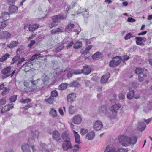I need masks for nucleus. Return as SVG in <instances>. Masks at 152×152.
Segmentation results:
<instances>
[{"mask_svg":"<svg viewBox=\"0 0 152 152\" xmlns=\"http://www.w3.org/2000/svg\"><path fill=\"white\" fill-rule=\"evenodd\" d=\"M113 99L110 100L112 102V106L109 108V110L108 113V116L110 120H112L114 118V105L113 104Z\"/></svg>","mask_w":152,"mask_h":152,"instance_id":"39448f33","label":"nucleus"},{"mask_svg":"<svg viewBox=\"0 0 152 152\" xmlns=\"http://www.w3.org/2000/svg\"><path fill=\"white\" fill-rule=\"evenodd\" d=\"M146 126L145 124L143 122H140L138 123L137 128L140 131H142L144 130Z\"/></svg>","mask_w":152,"mask_h":152,"instance_id":"5701e85b","label":"nucleus"},{"mask_svg":"<svg viewBox=\"0 0 152 152\" xmlns=\"http://www.w3.org/2000/svg\"><path fill=\"white\" fill-rule=\"evenodd\" d=\"M5 23L4 22H0V30L3 29L6 26Z\"/></svg>","mask_w":152,"mask_h":152,"instance_id":"09e8293b","label":"nucleus"},{"mask_svg":"<svg viewBox=\"0 0 152 152\" xmlns=\"http://www.w3.org/2000/svg\"><path fill=\"white\" fill-rule=\"evenodd\" d=\"M10 17V14L7 12L2 13L0 16V22H5L9 19Z\"/></svg>","mask_w":152,"mask_h":152,"instance_id":"6e6552de","label":"nucleus"},{"mask_svg":"<svg viewBox=\"0 0 152 152\" xmlns=\"http://www.w3.org/2000/svg\"><path fill=\"white\" fill-rule=\"evenodd\" d=\"M11 34L7 31H3L0 34V39L7 40L11 37Z\"/></svg>","mask_w":152,"mask_h":152,"instance_id":"9d476101","label":"nucleus"},{"mask_svg":"<svg viewBox=\"0 0 152 152\" xmlns=\"http://www.w3.org/2000/svg\"><path fill=\"white\" fill-rule=\"evenodd\" d=\"M18 7L14 5H11L8 8L9 13L10 14L15 13L18 10Z\"/></svg>","mask_w":152,"mask_h":152,"instance_id":"dca6fc26","label":"nucleus"},{"mask_svg":"<svg viewBox=\"0 0 152 152\" xmlns=\"http://www.w3.org/2000/svg\"><path fill=\"white\" fill-rule=\"evenodd\" d=\"M54 99L52 97H50L46 99L45 100L48 103L51 104L53 103Z\"/></svg>","mask_w":152,"mask_h":152,"instance_id":"de8ad7c7","label":"nucleus"},{"mask_svg":"<svg viewBox=\"0 0 152 152\" xmlns=\"http://www.w3.org/2000/svg\"><path fill=\"white\" fill-rule=\"evenodd\" d=\"M19 42L18 41H12L10 43L8 44L7 46L10 48H12L17 46Z\"/></svg>","mask_w":152,"mask_h":152,"instance_id":"2f4dec72","label":"nucleus"},{"mask_svg":"<svg viewBox=\"0 0 152 152\" xmlns=\"http://www.w3.org/2000/svg\"><path fill=\"white\" fill-rule=\"evenodd\" d=\"M64 16L63 14H59L54 16L52 17L53 21L56 23H60L61 21L64 19Z\"/></svg>","mask_w":152,"mask_h":152,"instance_id":"0eeeda50","label":"nucleus"},{"mask_svg":"<svg viewBox=\"0 0 152 152\" xmlns=\"http://www.w3.org/2000/svg\"><path fill=\"white\" fill-rule=\"evenodd\" d=\"M82 45L81 42L77 41L75 42L74 45V48L75 49H78L80 48Z\"/></svg>","mask_w":152,"mask_h":152,"instance_id":"4c0bfd02","label":"nucleus"},{"mask_svg":"<svg viewBox=\"0 0 152 152\" xmlns=\"http://www.w3.org/2000/svg\"><path fill=\"white\" fill-rule=\"evenodd\" d=\"M95 136V133L93 131H92L88 134L86 135V138L88 140H92Z\"/></svg>","mask_w":152,"mask_h":152,"instance_id":"6ab92c4d","label":"nucleus"},{"mask_svg":"<svg viewBox=\"0 0 152 152\" xmlns=\"http://www.w3.org/2000/svg\"><path fill=\"white\" fill-rule=\"evenodd\" d=\"M36 42L35 40H31L30 43L28 45V47L31 48L35 43Z\"/></svg>","mask_w":152,"mask_h":152,"instance_id":"bf43d9fd","label":"nucleus"},{"mask_svg":"<svg viewBox=\"0 0 152 152\" xmlns=\"http://www.w3.org/2000/svg\"><path fill=\"white\" fill-rule=\"evenodd\" d=\"M64 31V29L62 27L60 28H56L55 30H52L51 31V34L54 35V34H57L58 33H61L63 32Z\"/></svg>","mask_w":152,"mask_h":152,"instance_id":"a211bd4d","label":"nucleus"},{"mask_svg":"<svg viewBox=\"0 0 152 152\" xmlns=\"http://www.w3.org/2000/svg\"><path fill=\"white\" fill-rule=\"evenodd\" d=\"M40 147L39 150L40 151H41L42 150L44 149L47 148V145L44 143L41 142L40 144Z\"/></svg>","mask_w":152,"mask_h":152,"instance_id":"a18cd8bd","label":"nucleus"},{"mask_svg":"<svg viewBox=\"0 0 152 152\" xmlns=\"http://www.w3.org/2000/svg\"><path fill=\"white\" fill-rule=\"evenodd\" d=\"M72 144L70 140L64 141L62 144V149L64 151H68L72 148Z\"/></svg>","mask_w":152,"mask_h":152,"instance_id":"423d86ee","label":"nucleus"},{"mask_svg":"<svg viewBox=\"0 0 152 152\" xmlns=\"http://www.w3.org/2000/svg\"><path fill=\"white\" fill-rule=\"evenodd\" d=\"M73 132L74 133L75 142L78 144H79L80 139V135L77 132H75V131H73Z\"/></svg>","mask_w":152,"mask_h":152,"instance_id":"72a5a7b5","label":"nucleus"},{"mask_svg":"<svg viewBox=\"0 0 152 152\" xmlns=\"http://www.w3.org/2000/svg\"><path fill=\"white\" fill-rule=\"evenodd\" d=\"M87 9L85 10L80 8V9H79V11L80 12V13H83V15L84 18H87L89 17V12L87 11Z\"/></svg>","mask_w":152,"mask_h":152,"instance_id":"4be33fe9","label":"nucleus"},{"mask_svg":"<svg viewBox=\"0 0 152 152\" xmlns=\"http://www.w3.org/2000/svg\"><path fill=\"white\" fill-rule=\"evenodd\" d=\"M51 134L52 138L56 141H58L61 140L60 135L57 130H55L53 131Z\"/></svg>","mask_w":152,"mask_h":152,"instance_id":"9b49d317","label":"nucleus"},{"mask_svg":"<svg viewBox=\"0 0 152 152\" xmlns=\"http://www.w3.org/2000/svg\"><path fill=\"white\" fill-rule=\"evenodd\" d=\"M82 120L81 116L79 115H77L73 116L72 118V121L75 124H80Z\"/></svg>","mask_w":152,"mask_h":152,"instance_id":"4468645a","label":"nucleus"},{"mask_svg":"<svg viewBox=\"0 0 152 152\" xmlns=\"http://www.w3.org/2000/svg\"><path fill=\"white\" fill-rule=\"evenodd\" d=\"M10 56V54L8 53L5 54L0 58V61L1 62H3L5 61L7 58L9 57Z\"/></svg>","mask_w":152,"mask_h":152,"instance_id":"ea45409f","label":"nucleus"},{"mask_svg":"<svg viewBox=\"0 0 152 152\" xmlns=\"http://www.w3.org/2000/svg\"><path fill=\"white\" fill-rule=\"evenodd\" d=\"M4 89V90L1 93L3 95H4L7 94L10 91L9 88H7L6 87H5Z\"/></svg>","mask_w":152,"mask_h":152,"instance_id":"3c124183","label":"nucleus"},{"mask_svg":"<svg viewBox=\"0 0 152 152\" xmlns=\"http://www.w3.org/2000/svg\"><path fill=\"white\" fill-rule=\"evenodd\" d=\"M104 152H114V145L112 144L108 145L106 147Z\"/></svg>","mask_w":152,"mask_h":152,"instance_id":"412c9836","label":"nucleus"},{"mask_svg":"<svg viewBox=\"0 0 152 152\" xmlns=\"http://www.w3.org/2000/svg\"><path fill=\"white\" fill-rule=\"evenodd\" d=\"M88 132L87 129L83 128L81 129L80 134L82 136L85 135Z\"/></svg>","mask_w":152,"mask_h":152,"instance_id":"5fc2aeb1","label":"nucleus"},{"mask_svg":"<svg viewBox=\"0 0 152 152\" xmlns=\"http://www.w3.org/2000/svg\"><path fill=\"white\" fill-rule=\"evenodd\" d=\"M16 0H6V2L9 5L15 4Z\"/></svg>","mask_w":152,"mask_h":152,"instance_id":"13d9d810","label":"nucleus"},{"mask_svg":"<svg viewBox=\"0 0 152 152\" xmlns=\"http://www.w3.org/2000/svg\"><path fill=\"white\" fill-rule=\"evenodd\" d=\"M39 132L38 131L36 130L33 132L31 134V136L28 139V142L31 144H34L35 140L38 139L39 136Z\"/></svg>","mask_w":152,"mask_h":152,"instance_id":"20e7f679","label":"nucleus"},{"mask_svg":"<svg viewBox=\"0 0 152 152\" xmlns=\"http://www.w3.org/2000/svg\"><path fill=\"white\" fill-rule=\"evenodd\" d=\"M121 61L122 58L120 56L115 57V67L119 64Z\"/></svg>","mask_w":152,"mask_h":152,"instance_id":"7c9ffc66","label":"nucleus"},{"mask_svg":"<svg viewBox=\"0 0 152 152\" xmlns=\"http://www.w3.org/2000/svg\"><path fill=\"white\" fill-rule=\"evenodd\" d=\"M76 97L75 94L74 93L69 94L67 96V100L68 102H71L74 101Z\"/></svg>","mask_w":152,"mask_h":152,"instance_id":"b1692460","label":"nucleus"},{"mask_svg":"<svg viewBox=\"0 0 152 152\" xmlns=\"http://www.w3.org/2000/svg\"><path fill=\"white\" fill-rule=\"evenodd\" d=\"M62 137L63 139L65 141L67 140H70L68 134L66 132H64L62 135Z\"/></svg>","mask_w":152,"mask_h":152,"instance_id":"c9c22d12","label":"nucleus"},{"mask_svg":"<svg viewBox=\"0 0 152 152\" xmlns=\"http://www.w3.org/2000/svg\"><path fill=\"white\" fill-rule=\"evenodd\" d=\"M29 83L31 84V86L33 87H35L36 89L38 90H41L43 87L44 85V82L43 80L38 79L36 80H30Z\"/></svg>","mask_w":152,"mask_h":152,"instance_id":"f03ea898","label":"nucleus"},{"mask_svg":"<svg viewBox=\"0 0 152 152\" xmlns=\"http://www.w3.org/2000/svg\"><path fill=\"white\" fill-rule=\"evenodd\" d=\"M11 67L10 66L7 67L1 71V73L4 75V78H7L10 75V71Z\"/></svg>","mask_w":152,"mask_h":152,"instance_id":"f8f14e48","label":"nucleus"},{"mask_svg":"<svg viewBox=\"0 0 152 152\" xmlns=\"http://www.w3.org/2000/svg\"><path fill=\"white\" fill-rule=\"evenodd\" d=\"M121 105L118 103L115 104V112L119 108H121Z\"/></svg>","mask_w":152,"mask_h":152,"instance_id":"0e129e2a","label":"nucleus"},{"mask_svg":"<svg viewBox=\"0 0 152 152\" xmlns=\"http://www.w3.org/2000/svg\"><path fill=\"white\" fill-rule=\"evenodd\" d=\"M147 70L145 69H142L140 68H137L135 70V73L137 74H141L143 72H146Z\"/></svg>","mask_w":152,"mask_h":152,"instance_id":"cd10ccee","label":"nucleus"},{"mask_svg":"<svg viewBox=\"0 0 152 152\" xmlns=\"http://www.w3.org/2000/svg\"><path fill=\"white\" fill-rule=\"evenodd\" d=\"M79 84L76 81H74L69 84V86L71 87H78Z\"/></svg>","mask_w":152,"mask_h":152,"instance_id":"37998d69","label":"nucleus"},{"mask_svg":"<svg viewBox=\"0 0 152 152\" xmlns=\"http://www.w3.org/2000/svg\"><path fill=\"white\" fill-rule=\"evenodd\" d=\"M74 25L73 24H68L65 28V29L66 31H71L74 28Z\"/></svg>","mask_w":152,"mask_h":152,"instance_id":"58836bf2","label":"nucleus"},{"mask_svg":"<svg viewBox=\"0 0 152 152\" xmlns=\"http://www.w3.org/2000/svg\"><path fill=\"white\" fill-rule=\"evenodd\" d=\"M58 95V93L56 90H53L52 91L51 93V96L52 97L54 98V97H57Z\"/></svg>","mask_w":152,"mask_h":152,"instance_id":"8fccbe9b","label":"nucleus"},{"mask_svg":"<svg viewBox=\"0 0 152 152\" xmlns=\"http://www.w3.org/2000/svg\"><path fill=\"white\" fill-rule=\"evenodd\" d=\"M103 126L102 122L99 120H97L93 124V127L95 130L98 131L101 129Z\"/></svg>","mask_w":152,"mask_h":152,"instance_id":"1a4fd4ad","label":"nucleus"},{"mask_svg":"<svg viewBox=\"0 0 152 152\" xmlns=\"http://www.w3.org/2000/svg\"><path fill=\"white\" fill-rule=\"evenodd\" d=\"M133 37V36H132V34L131 33H129L128 34L124 37L125 39V40H127L128 39L130 38L131 37Z\"/></svg>","mask_w":152,"mask_h":152,"instance_id":"680f3d73","label":"nucleus"},{"mask_svg":"<svg viewBox=\"0 0 152 152\" xmlns=\"http://www.w3.org/2000/svg\"><path fill=\"white\" fill-rule=\"evenodd\" d=\"M19 57L18 56H16L14 57L11 61V63L12 64H13L15 62H18V60L19 58Z\"/></svg>","mask_w":152,"mask_h":152,"instance_id":"864d4df0","label":"nucleus"},{"mask_svg":"<svg viewBox=\"0 0 152 152\" xmlns=\"http://www.w3.org/2000/svg\"><path fill=\"white\" fill-rule=\"evenodd\" d=\"M92 46L91 45H89L88 47H87L85 49L84 51H83V54L84 55V58L85 59L87 58L88 57L86 56L87 53L89 51V50L91 48Z\"/></svg>","mask_w":152,"mask_h":152,"instance_id":"f704fd0d","label":"nucleus"},{"mask_svg":"<svg viewBox=\"0 0 152 152\" xmlns=\"http://www.w3.org/2000/svg\"><path fill=\"white\" fill-rule=\"evenodd\" d=\"M129 58V57L127 55H124L123 56V59H122V60L123 61H124L125 60H128Z\"/></svg>","mask_w":152,"mask_h":152,"instance_id":"774afa93","label":"nucleus"},{"mask_svg":"<svg viewBox=\"0 0 152 152\" xmlns=\"http://www.w3.org/2000/svg\"><path fill=\"white\" fill-rule=\"evenodd\" d=\"M101 53L99 52H97L92 55V58L94 60H98L101 58Z\"/></svg>","mask_w":152,"mask_h":152,"instance_id":"473e14b6","label":"nucleus"},{"mask_svg":"<svg viewBox=\"0 0 152 152\" xmlns=\"http://www.w3.org/2000/svg\"><path fill=\"white\" fill-rule=\"evenodd\" d=\"M137 141V137L136 136L130 137L126 135H122L119 138L120 143L124 147L134 145L136 143Z\"/></svg>","mask_w":152,"mask_h":152,"instance_id":"f257e3e1","label":"nucleus"},{"mask_svg":"<svg viewBox=\"0 0 152 152\" xmlns=\"http://www.w3.org/2000/svg\"><path fill=\"white\" fill-rule=\"evenodd\" d=\"M32 104L30 103L26 105L23 108V109H24L25 110H27L29 108L32 107Z\"/></svg>","mask_w":152,"mask_h":152,"instance_id":"e2e57ef3","label":"nucleus"},{"mask_svg":"<svg viewBox=\"0 0 152 152\" xmlns=\"http://www.w3.org/2000/svg\"><path fill=\"white\" fill-rule=\"evenodd\" d=\"M55 23L53 22L51 23L48 24V26L50 28H52L56 26V25Z\"/></svg>","mask_w":152,"mask_h":152,"instance_id":"69168bd1","label":"nucleus"},{"mask_svg":"<svg viewBox=\"0 0 152 152\" xmlns=\"http://www.w3.org/2000/svg\"><path fill=\"white\" fill-rule=\"evenodd\" d=\"M49 114L50 116L53 118H56L57 116L56 111L53 108L51 109L49 111Z\"/></svg>","mask_w":152,"mask_h":152,"instance_id":"bb28decb","label":"nucleus"},{"mask_svg":"<svg viewBox=\"0 0 152 152\" xmlns=\"http://www.w3.org/2000/svg\"><path fill=\"white\" fill-rule=\"evenodd\" d=\"M39 24H34L33 25L30 24L28 28L31 32H33L39 27Z\"/></svg>","mask_w":152,"mask_h":152,"instance_id":"aec40b11","label":"nucleus"},{"mask_svg":"<svg viewBox=\"0 0 152 152\" xmlns=\"http://www.w3.org/2000/svg\"><path fill=\"white\" fill-rule=\"evenodd\" d=\"M30 60V59L28 61L25 63L22 66V67L24 68V70L26 72L28 71L30 69V67L33 65V63Z\"/></svg>","mask_w":152,"mask_h":152,"instance_id":"ddd939ff","label":"nucleus"},{"mask_svg":"<svg viewBox=\"0 0 152 152\" xmlns=\"http://www.w3.org/2000/svg\"><path fill=\"white\" fill-rule=\"evenodd\" d=\"M146 72H143L142 74L139 75L138 76V80L139 82H142L144 81V79L147 77Z\"/></svg>","mask_w":152,"mask_h":152,"instance_id":"c756f323","label":"nucleus"},{"mask_svg":"<svg viewBox=\"0 0 152 152\" xmlns=\"http://www.w3.org/2000/svg\"><path fill=\"white\" fill-rule=\"evenodd\" d=\"M98 110L99 113L101 116H103L106 113L107 107L106 106H102L99 107Z\"/></svg>","mask_w":152,"mask_h":152,"instance_id":"f3484780","label":"nucleus"},{"mask_svg":"<svg viewBox=\"0 0 152 152\" xmlns=\"http://www.w3.org/2000/svg\"><path fill=\"white\" fill-rule=\"evenodd\" d=\"M110 77V74L109 73L106 74L103 76L101 78V82L102 83H106Z\"/></svg>","mask_w":152,"mask_h":152,"instance_id":"393cba45","label":"nucleus"},{"mask_svg":"<svg viewBox=\"0 0 152 152\" xmlns=\"http://www.w3.org/2000/svg\"><path fill=\"white\" fill-rule=\"evenodd\" d=\"M6 103V99L4 98H2L0 100V106Z\"/></svg>","mask_w":152,"mask_h":152,"instance_id":"6e6d98bb","label":"nucleus"},{"mask_svg":"<svg viewBox=\"0 0 152 152\" xmlns=\"http://www.w3.org/2000/svg\"><path fill=\"white\" fill-rule=\"evenodd\" d=\"M144 37H135V39H136V43L138 45H143V43L142 41L143 40Z\"/></svg>","mask_w":152,"mask_h":152,"instance_id":"c85d7f7f","label":"nucleus"},{"mask_svg":"<svg viewBox=\"0 0 152 152\" xmlns=\"http://www.w3.org/2000/svg\"><path fill=\"white\" fill-rule=\"evenodd\" d=\"M30 147L32 149L33 152H35V151L36 149L34 148L35 145L34 144H31L29 143V145L28 143H23L21 145V148L23 152H31Z\"/></svg>","mask_w":152,"mask_h":152,"instance_id":"7ed1b4c3","label":"nucleus"},{"mask_svg":"<svg viewBox=\"0 0 152 152\" xmlns=\"http://www.w3.org/2000/svg\"><path fill=\"white\" fill-rule=\"evenodd\" d=\"M82 72L84 74L88 75L91 72V69L88 66H85L83 67Z\"/></svg>","mask_w":152,"mask_h":152,"instance_id":"a878e982","label":"nucleus"},{"mask_svg":"<svg viewBox=\"0 0 152 152\" xmlns=\"http://www.w3.org/2000/svg\"><path fill=\"white\" fill-rule=\"evenodd\" d=\"M80 148L78 145H75L73 146H72L71 149L72 152H78L79 149Z\"/></svg>","mask_w":152,"mask_h":152,"instance_id":"e433bc0d","label":"nucleus"},{"mask_svg":"<svg viewBox=\"0 0 152 152\" xmlns=\"http://www.w3.org/2000/svg\"><path fill=\"white\" fill-rule=\"evenodd\" d=\"M24 61H25V59L24 58H19L17 63V66H20L21 63Z\"/></svg>","mask_w":152,"mask_h":152,"instance_id":"c03bdc74","label":"nucleus"},{"mask_svg":"<svg viewBox=\"0 0 152 152\" xmlns=\"http://www.w3.org/2000/svg\"><path fill=\"white\" fill-rule=\"evenodd\" d=\"M41 55L40 53L37 54L33 55L31 57V58L30 59L31 61H32L33 60L36 59L37 57Z\"/></svg>","mask_w":152,"mask_h":152,"instance_id":"052dcab7","label":"nucleus"},{"mask_svg":"<svg viewBox=\"0 0 152 152\" xmlns=\"http://www.w3.org/2000/svg\"><path fill=\"white\" fill-rule=\"evenodd\" d=\"M31 101V99L29 98L26 99L22 98L20 101V102L22 103H28Z\"/></svg>","mask_w":152,"mask_h":152,"instance_id":"79ce46f5","label":"nucleus"},{"mask_svg":"<svg viewBox=\"0 0 152 152\" xmlns=\"http://www.w3.org/2000/svg\"><path fill=\"white\" fill-rule=\"evenodd\" d=\"M10 110L9 106H8V105L7 106H6L2 108L1 111V112L2 113H4Z\"/></svg>","mask_w":152,"mask_h":152,"instance_id":"49530a36","label":"nucleus"},{"mask_svg":"<svg viewBox=\"0 0 152 152\" xmlns=\"http://www.w3.org/2000/svg\"><path fill=\"white\" fill-rule=\"evenodd\" d=\"M67 87V85L66 83L61 84L59 86V88L61 90H63Z\"/></svg>","mask_w":152,"mask_h":152,"instance_id":"a19ab883","label":"nucleus"},{"mask_svg":"<svg viewBox=\"0 0 152 152\" xmlns=\"http://www.w3.org/2000/svg\"><path fill=\"white\" fill-rule=\"evenodd\" d=\"M17 99V95H13L10 98V100L11 102H15Z\"/></svg>","mask_w":152,"mask_h":152,"instance_id":"603ef678","label":"nucleus"},{"mask_svg":"<svg viewBox=\"0 0 152 152\" xmlns=\"http://www.w3.org/2000/svg\"><path fill=\"white\" fill-rule=\"evenodd\" d=\"M134 90L130 91L127 95V98L129 99H132L133 97L136 99H138L140 98V96L138 95L137 96H134Z\"/></svg>","mask_w":152,"mask_h":152,"instance_id":"2eb2a0df","label":"nucleus"},{"mask_svg":"<svg viewBox=\"0 0 152 152\" xmlns=\"http://www.w3.org/2000/svg\"><path fill=\"white\" fill-rule=\"evenodd\" d=\"M112 60L109 63V66L110 67L113 68L114 67V57L112 58Z\"/></svg>","mask_w":152,"mask_h":152,"instance_id":"4d7b16f0","label":"nucleus"},{"mask_svg":"<svg viewBox=\"0 0 152 152\" xmlns=\"http://www.w3.org/2000/svg\"><path fill=\"white\" fill-rule=\"evenodd\" d=\"M74 108V106H71L70 107L69 109V113L71 114H73L74 113L75 111L73 110V108Z\"/></svg>","mask_w":152,"mask_h":152,"instance_id":"338daca9","label":"nucleus"}]
</instances>
